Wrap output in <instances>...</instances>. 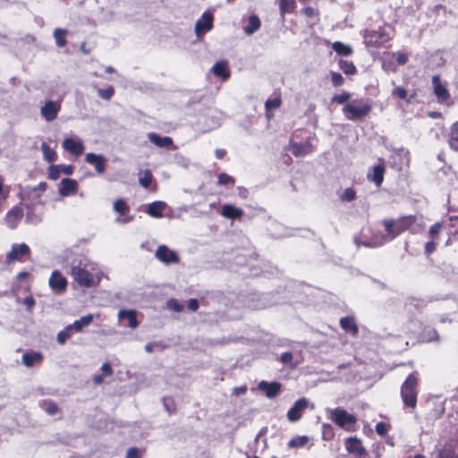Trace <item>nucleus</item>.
I'll return each instance as SVG.
<instances>
[{
    "label": "nucleus",
    "mask_w": 458,
    "mask_h": 458,
    "mask_svg": "<svg viewBox=\"0 0 458 458\" xmlns=\"http://www.w3.org/2000/svg\"><path fill=\"white\" fill-rule=\"evenodd\" d=\"M98 264L85 257L74 259L70 266V275L72 280L81 287L90 288L96 286V275Z\"/></svg>",
    "instance_id": "nucleus-1"
},
{
    "label": "nucleus",
    "mask_w": 458,
    "mask_h": 458,
    "mask_svg": "<svg viewBox=\"0 0 458 458\" xmlns=\"http://www.w3.org/2000/svg\"><path fill=\"white\" fill-rule=\"evenodd\" d=\"M371 107L369 100L358 98L347 103L343 108V113L348 120H361L369 114Z\"/></svg>",
    "instance_id": "nucleus-2"
},
{
    "label": "nucleus",
    "mask_w": 458,
    "mask_h": 458,
    "mask_svg": "<svg viewBox=\"0 0 458 458\" xmlns=\"http://www.w3.org/2000/svg\"><path fill=\"white\" fill-rule=\"evenodd\" d=\"M419 380L414 374H410L401 386V397L404 406L415 409L417 405V395Z\"/></svg>",
    "instance_id": "nucleus-3"
},
{
    "label": "nucleus",
    "mask_w": 458,
    "mask_h": 458,
    "mask_svg": "<svg viewBox=\"0 0 458 458\" xmlns=\"http://www.w3.org/2000/svg\"><path fill=\"white\" fill-rule=\"evenodd\" d=\"M383 225L386 231V234L382 235L381 237L377 236L373 240L374 246L382 245L385 242L392 241L404 231L403 223L401 221L385 220L383 222Z\"/></svg>",
    "instance_id": "nucleus-4"
},
{
    "label": "nucleus",
    "mask_w": 458,
    "mask_h": 458,
    "mask_svg": "<svg viewBox=\"0 0 458 458\" xmlns=\"http://www.w3.org/2000/svg\"><path fill=\"white\" fill-rule=\"evenodd\" d=\"M328 418L340 428L350 430V428L356 423L354 415L347 412L343 408L327 409Z\"/></svg>",
    "instance_id": "nucleus-5"
},
{
    "label": "nucleus",
    "mask_w": 458,
    "mask_h": 458,
    "mask_svg": "<svg viewBox=\"0 0 458 458\" xmlns=\"http://www.w3.org/2000/svg\"><path fill=\"white\" fill-rule=\"evenodd\" d=\"M213 26L214 15L210 12L203 13L195 23L194 32L196 37L200 39L207 32L213 29Z\"/></svg>",
    "instance_id": "nucleus-6"
},
{
    "label": "nucleus",
    "mask_w": 458,
    "mask_h": 458,
    "mask_svg": "<svg viewBox=\"0 0 458 458\" xmlns=\"http://www.w3.org/2000/svg\"><path fill=\"white\" fill-rule=\"evenodd\" d=\"M432 87L438 103L444 104L449 100L450 93L447 89V83L442 81L439 75L432 77Z\"/></svg>",
    "instance_id": "nucleus-7"
},
{
    "label": "nucleus",
    "mask_w": 458,
    "mask_h": 458,
    "mask_svg": "<svg viewBox=\"0 0 458 458\" xmlns=\"http://www.w3.org/2000/svg\"><path fill=\"white\" fill-rule=\"evenodd\" d=\"M61 110V102L47 100L40 107V114L47 122H52L57 118Z\"/></svg>",
    "instance_id": "nucleus-8"
},
{
    "label": "nucleus",
    "mask_w": 458,
    "mask_h": 458,
    "mask_svg": "<svg viewBox=\"0 0 458 458\" xmlns=\"http://www.w3.org/2000/svg\"><path fill=\"white\" fill-rule=\"evenodd\" d=\"M30 253V247L25 243L13 244L11 250L6 255V263L21 261L22 259Z\"/></svg>",
    "instance_id": "nucleus-9"
},
{
    "label": "nucleus",
    "mask_w": 458,
    "mask_h": 458,
    "mask_svg": "<svg viewBox=\"0 0 458 458\" xmlns=\"http://www.w3.org/2000/svg\"><path fill=\"white\" fill-rule=\"evenodd\" d=\"M49 287L56 293H62L66 291L67 279L58 270H54L49 277Z\"/></svg>",
    "instance_id": "nucleus-10"
},
{
    "label": "nucleus",
    "mask_w": 458,
    "mask_h": 458,
    "mask_svg": "<svg viewBox=\"0 0 458 458\" xmlns=\"http://www.w3.org/2000/svg\"><path fill=\"white\" fill-rule=\"evenodd\" d=\"M155 257L165 264H176L179 262L177 253L165 245H160L156 250Z\"/></svg>",
    "instance_id": "nucleus-11"
},
{
    "label": "nucleus",
    "mask_w": 458,
    "mask_h": 458,
    "mask_svg": "<svg viewBox=\"0 0 458 458\" xmlns=\"http://www.w3.org/2000/svg\"><path fill=\"white\" fill-rule=\"evenodd\" d=\"M64 149L76 157L81 156L84 151L82 140L78 137L66 138L62 144Z\"/></svg>",
    "instance_id": "nucleus-12"
},
{
    "label": "nucleus",
    "mask_w": 458,
    "mask_h": 458,
    "mask_svg": "<svg viewBox=\"0 0 458 458\" xmlns=\"http://www.w3.org/2000/svg\"><path fill=\"white\" fill-rule=\"evenodd\" d=\"M308 400L304 397L298 399L287 411V419L292 422L299 420L308 407Z\"/></svg>",
    "instance_id": "nucleus-13"
},
{
    "label": "nucleus",
    "mask_w": 458,
    "mask_h": 458,
    "mask_svg": "<svg viewBox=\"0 0 458 458\" xmlns=\"http://www.w3.org/2000/svg\"><path fill=\"white\" fill-rule=\"evenodd\" d=\"M258 388L269 398H275L281 391L282 385L278 382L272 381H260L258 385Z\"/></svg>",
    "instance_id": "nucleus-14"
},
{
    "label": "nucleus",
    "mask_w": 458,
    "mask_h": 458,
    "mask_svg": "<svg viewBox=\"0 0 458 458\" xmlns=\"http://www.w3.org/2000/svg\"><path fill=\"white\" fill-rule=\"evenodd\" d=\"M113 208L116 213L121 215L116 218L117 223L126 224L132 220V216L127 215L130 208L123 199H119L115 200Z\"/></svg>",
    "instance_id": "nucleus-15"
},
{
    "label": "nucleus",
    "mask_w": 458,
    "mask_h": 458,
    "mask_svg": "<svg viewBox=\"0 0 458 458\" xmlns=\"http://www.w3.org/2000/svg\"><path fill=\"white\" fill-rule=\"evenodd\" d=\"M345 448L350 454L360 457L367 454L365 448L362 446L361 441L356 437H350L346 439Z\"/></svg>",
    "instance_id": "nucleus-16"
},
{
    "label": "nucleus",
    "mask_w": 458,
    "mask_h": 458,
    "mask_svg": "<svg viewBox=\"0 0 458 458\" xmlns=\"http://www.w3.org/2000/svg\"><path fill=\"white\" fill-rule=\"evenodd\" d=\"M22 216V209L19 207H14L7 212L4 222L9 228L14 229L19 225Z\"/></svg>",
    "instance_id": "nucleus-17"
},
{
    "label": "nucleus",
    "mask_w": 458,
    "mask_h": 458,
    "mask_svg": "<svg viewBox=\"0 0 458 458\" xmlns=\"http://www.w3.org/2000/svg\"><path fill=\"white\" fill-rule=\"evenodd\" d=\"M85 161L95 166L97 173L103 174L106 170V158L102 155L95 153H88L85 157Z\"/></svg>",
    "instance_id": "nucleus-18"
},
{
    "label": "nucleus",
    "mask_w": 458,
    "mask_h": 458,
    "mask_svg": "<svg viewBox=\"0 0 458 458\" xmlns=\"http://www.w3.org/2000/svg\"><path fill=\"white\" fill-rule=\"evenodd\" d=\"M289 148L292 153L297 157H304L313 151V146L310 141L302 143L293 142L290 144Z\"/></svg>",
    "instance_id": "nucleus-19"
},
{
    "label": "nucleus",
    "mask_w": 458,
    "mask_h": 458,
    "mask_svg": "<svg viewBox=\"0 0 458 458\" xmlns=\"http://www.w3.org/2000/svg\"><path fill=\"white\" fill-rule=\"evenodd\" d=\"M211 72L215 76L219 77L224 81L227 80L230 76L228 63L225 60L216 62L212 66Z\"/></svg>",
    "instance_id": "nucleus-20"
},
{
    "label": "nucleus",
    "mask_w": 458,
    "mask_h": 458,
    "mask_svg": "<svg viewBox=\"0 0 458 458\" xmlns=\"http://www.w3.org/2000/svg\"><path fill=\"white\" fill-rule=\"evenodd\" d=\"M244 212L242 208H237L232 204H225L222 207L221 215L229 219L241 218Z\"/></svg>",
    "instance_id": "nucleus-21"
},
{
    "label": "nucleus",
    "mask_w": 458,
    "mask_h": 458,
    "mask_svg": "<svg viewBox=\"0 0 458 458\" xmlns=\"http://www.w3.org/2000/svg\"><path fill=\"white\" fill-rule=\"evenodd\" d=\"M385 167L381 165H375L368 173V180L376 183L377 186H380L384 180Z\"/></svg>",
    "instance_id": "nucleus-22"
},
{
    "label": "nucleus",
    "mask_w": 458,
    "mask_h": 458,
    "mask_svg": "<svg viewBox=\"0 0 458 458\" xmlns=\"http://www.w3.org/2000/svg\"><path fill=\"white\" fill-rule=\"evenodd\" d=\"M43 355L38 352H30L22 355V362L28 367H33L34 365L41 363Z\"/></svg>",
    "instance_id": "nucleus-23"
},
{
    "label": "nucleus",
    "mask_w": 458,
    "mask_h": 458,
    "mask_svg": "<svg viewBox=\"0 0 458 458\" xmlns=\"http://www.w3.org/2000/svg\"><path fill=\"white\" fill-rule=\"evenodd\" d=\"M148 138L153 144L160 148L169 147L173 144L171 137L160 136L155 132H149Z\"/></svg>",
    "instance_id": "nucleus-24"
},
{
    "label": "nucleus",
    "mask_w": 458,
    "mask_h": 458,
    "mask_svg": "<svg viewBox=\"0 0 458 458\" xmlns=\"http://www.w3.org/2000/svg\"><path fill=\"white\" fill-rule=\"evenodd\" d=\"M77 190V182L72 179L64 178L61 182L60 194L64 197L74 193Z\"/></svg>",
    "instance_id": "nucleus-25"
},
{
    "label": "nucleus",
    "mask_w": 458,
    "mask_h": 458,
    "mask_svg": "<svg viewBox=\"0 0 458 458\" xmlns=\"http://www.w3.org/2000/svg\"><path fill=\"white\" fill-rule=\"evenodd\" d=\"M166 204L163 201H155L148 205L147 213L153 217H162Z\"/></svg>",
    "instance_id": "nucleus-26"
},
{
    "label": "nucleus",
    "mask_w": 458,
    "mask_h": 458,
    "mask_svg": "<svg viewBox=\"0 0 458 458\" xmlns=\"http://www.w3.org/2000/svg\"><path fill=\"white\" fill-rule=\"evenodd\" d=\"M93 321V315L89 314L70 324L75 333L81 332L85 327L89 326Z\"/></svg>",
    "instance_id": "nucleus-27"
},
{
    "label": "nucleus",
    "mask_w": 458,
    "mask_h": 458,
    "mask_svg": "<svg viewBox=\"0 0 458 458\" xmlns=\"http://www.w3.org/2000/svg\"><path fill=\"white\" fill-rule=\"evenodd\" d=\"M118 318L120 320L126 318L128 320V327L131 328H135L138 327V321L134 310H121L118 313Z\"/></svg>",
    "instance_id": "nucleus-28"
},
{
    "label": "nucleus",
    "mask_w": 458,
    "mask_h": 458,
    "mask_svg": "<svg viewBox=\"0 0 458 458\" xmlns=\"http://www.w3.org/2000/svg\"><path fill=\"white\" fill-rule=\"evenodd\" d=\"M340 325L344 330L346 332L352 333V335H356L358 333V327L352 317H345L340 319Z\"/></svg>",
    "instance_id": "nucleus-29"
},
{
    "label": "nucleus",
    "mask_w": 458,
    "mask_h": 458,
    "mask_svg": "<svg viewBox=\"0 0 458 458\" xmlns=\"http://www.w3.org/2000/svg\"><path fill=\"white\" fill-rule=\"evenodd\" d=\"M261 25L259 18L252 14L249 17V25L244 28V31L247 35H252L259 30Z\"/></svg>",
    "instance_id": "nucleus-30"
},
{
    "label": "nucleus",
    "mask_w": 458,
    "mask_h": 458,
    "mask_svg": "<svg viewBox=\"0 0 458 458\" xmlns=\"http://www.w3.org/2000/svg\"><path fill=\"white\" fill-rule=\"evenodd\" d=\"M332 47L340 55L348 56L352 53V48L351 46L345 45L339 41L333 43Z\"/></svg>",
    "instance_id": "nucleus-31"
},
{
    "label": "nucleus",
    "mask_w": 458,
    "mask_h": 458,
    "mask_svg": "<svg viewBox=\"0 0 458 458\" xmlns=\"http://www.w3.org/2000/svg\"><path fill=\"white\" fill-rule=\"evenodd\" d=\"M449 144L451 148L458 152V122L452 125Z\"/></svg>",
    "instance_id": "nucleus-32"
},
{
    "label": "nucleus",
    "mask_w": 458,
    "mask_h": 458,
    "mask_svg": "<svg viewBox=\"0 0 458 458\" xmlns=\"http://www.w3.org/2000/svg\"><path fill=\"white\" fill-rule=\"evenodd\" d=\"M41 150L43 152L44 158L47 162L52 163L55 160V158H56L55 151L53 148H51L46 142H43L41 144Z\"/></svg>",
    "instance_id": "nucleus-33"
},
{
    "label": "nucleus",
    "mask_w": 458,
    "mask_h": 458,
    "mask_svg": "<svg viewBox=\"0 0 458 458\" xmlns=\"http://www.w3.org/2000/svg\"><path fill=\"white\" fill-rule=\"evenodd\" d=\"M66 34L67 30L64 29H55L54 30V38L55 39L56 45L60 47H63L66 45Z\"/></svg>",
    "instance_id": "nucleus-34"
},
{
    "label": "nucleus",
    "mask_w": 458,
    "mask_h": 458,
    "mask_svg": "<svg viewBox=\"0 0 458 458\" xmlns=\"http://www.w3.org/2000/svg\"><path fill=\"white\" fill-rule=\"evenodd\" d=\"M74 331L71 327L70 325H68L64 330L60 331L57 334L56 340L59 344H64L65 342L72 335Z\"/></svg>",
    "instance_id": "nucleus-35"
},
{
    "label": "nucleus",
    "mask_w": 458,
    "mask_h": 458,
    "mask_svg": "<svg viewBox=\"0 0 458 458\" xmlns=\"http://www.w3.org/2000/svg\"><path fill=\"white\" fill-rule=\"evenodd\" d=\"M340 69L347 75H352L356 72V67L352 62L341 59L339 61Z\"/></svg>",
    "instance_id": "nucleus-36"
},
{
    "label": "nucleus",
    "mask_w": 458,
    "mask_h": 458,
    "mask_svg": "<svg viewBox=\"0 0 458 458\" xmlns=\"http://www.w3.org/2000/svg\"><path fill=\"white\" fill-rule=\"evenodd\" d=\"M295 7L294 0H280L279 8L281 15L284 16L286 13H291Z\"/></svg>",
    "instance_id": "nucleus-37"
},
{
    "label": "nucleus",
    "mask_w": 458,
    "mask_h": 458,
    "mask_svg": "<svg viewBox=\"0 0 458 458\" xmlns=\"http://www.w3.org/2000/svg\"><path fill=\"white\" fill-rule=\"evenodd\" d=\"M308 441L309 437L306 436L295 437L289 441L288 446L291 448L302 447Z\"/></svg>",
    "instance_id": "nucleus-38"
},
{
    "label": "nucleus",
    "mask_w": 458,
    "mask_h": 458,
    "mask_svg": "<svg viewBox=\"0 0 458 458\" xmlns=\"http://www.w3.org/2000/svg\"><path fill=\"white\" fill-rule=\"evenodd\" d=\"M93 87L95 89H97L98 96L103 99L109 100L112 98V97L114 94V90L113 87H109L106 89L98 88L96 84H94Z\"/></svg>",
    "instance_id": "nucleus-39"
},
{
    "label": "nucleus",
    "mask_w": 458,
    "mask_h": 458,
    "mask_svg": "<svg viewBox=\"0 0 458 458\" xmlns=\"http://www.w3.org/2000/svg\"><path fill=\"white\" fill-rule=\"evenodd\" d=\"M434 458H458V454L452 449H441L439 450Z\"/></svg>",
    "instance_id": "nucleus-40"
},
{
    "label": "nucleus",
    "mask_w": 458,
    "mask_h": 458,
    "mask_svg": "<svg viewBox=\"0 0 458 458\" xmlns=\"http://www.w3.org/2000/svg\"><path fill=\"white\" fill-rule=\"evenodd\" d=\"M152 181V174L149 171H145L143 175L140 177L139 182L140 184L144 187L148 188Z\"/></svg>",
    "instance_id": "nucleus-41"
},
{
    "label": "nucleus",
    "mask_w": 458,
    "mask_h": 458,
    "mask_svg": "<svg viewBox=\"0 0 458 458\" xmlns=\"http://www.w3.org/2000/svg\"><path fill=\"white\" fill-rule=\"evenodd\" d=\"M356 193L353 189L346 188L341 194V199L343 201H352L355 199Z\"/></svg>",
    "instance_id": "nucleus-42"
},
{
    "label": "nucleus",
    "mask_w": 458,
    "mask_h": 458,
    "mask_svg": "<svg viewBox=\"0 0 458 458\" xmlns=\"http://www.w3.org/2000/svg\"><path fill=\"white\" fill-rule=\"evenodd\" d=\"M392 95L394 97H397L401 99H403V100H406L407 102H410V99L407 98L408 97V92L407 90L403 88V87H396L393 92H392Z\"/></svg>",
    "instance_id": "nucleus-43"
},
{
    "label": "nucleus",
    "mask_w": 458,
    "mask_h": 458,
    "mask_svg": "<svg viewBox=\"0 0 458 458\" xmlns=\"http://www.w3.org/2000/svg\"><path fill=\"white\" fill-rule=\"evenodd\" d=\"M351 98V94L348 92H343L339 95H335L332 98V102L337 103V104H344Z\"/></svg>",
    "instance_id": "nucleus-44"
},
{
    "label": "nucleus",
    "mask_w": 458,
    "mask_h": 458,
    "mask_svg": "<svg viewBox=\"0 0 458 458\" xmlns=\"http://www.w3.org/2000/svg\"><path fill=\"white\" fill-rule=\"evenodd\" d=\"M217 183L219 185L233 184L234 183V179L231 175L223 173V174H220L218 175V182H217Z\"/></svg>",
    "instance_id": "nucleus-45"
},
{
    "label": "nucleus",
    "mask_w": 458,
    "mask_h": 458,
    "mask_svg": "<svg viewBox=\"0 0 458 458\" xmlns=\"http://www.w3.org/2000/svg\"><path fill=\"white\" fill-rule=\"evenodd\" d=\"M163 349H164V345L158 342L149 343L145 345V351L148 353L155 352V351L161 352Z\"/></svg>",
    "instance_id": "nucleus-46"
},
{
    "label": "nucleus",
    "mask_w": 458,
    "mask_h": 458,
    "mask_svg": "<svg viewBox=\"0 0 458 458\" xmlns=\"http://www.w3.org/2000/svg\"><path fill=\"white\" fill-rule=\"evenodd\" d=\"M331 81L335 87H340L344 84V77L335 72H331Z\"/></svg>",
    "instance_id": "nucleus-47"
},
{
    "label": "nucleus",
    "mask_w": 458,
    "mask_h": 458,
    "mask_svg": "<svg viewBox=\"0 0 458 458\" xmlns=\"http://www.w3.org/2000/svg\"><path fill=\"white\" fill-rule=\"evenodd\" d=\"M281 103L282 101L280 98H275L273 99L267 100L265 106L267 110L276 109L281 106Z\"/></svg>",
    "instance_id": "nucleus-48"
},
{
    "label": "nucleus",
    "mask_w": 458,
    "mask_h": 458,
    "mask_svg": "<svg viewBox=\"0 0 458 458\" xmlns=\"http://www.w3.org/2000/svg\"><path fill=\"white\" fill-rule=\"evenodd\" d=\"M167 307H168V309H170L175 312H180L183 309V306L182 304H180L179 301L175 299L169 300L167 301Z\"/></svg>",
    "instance_id": "nucleus-49"
},
{
    "label": "nucleus",
    "mask_w": 458,
    "mask_h": 458,
    "mask_svg": "<svg viewBox=\"0 0 458 458\" xmlns=\"http://www.w3.org/2000/svg\"><path fill=\"white\" fill-rule=\"evenodd\" d=\"M389 426L385 422H377L376 425V432L380 437L385 436L388 431Z\"/></svg>",
    "instance_id": "nucleus-50"
},
{
    "label": "nucleus",
    "mask_w": 458,
    "mask_h": 458,
    "mask_svg": "<svg viewBox=\"0 0 458 458\" xmlns=\"http://www.w3.org/2000/svg\"><path fill=\"white\" fill-rule=\"evenodd\" d=\"M163 406L169 414L175 411L174 403L170 399L163 398Z\"/></svg>",
    "instance_id": "nucleus-51"
},
{
    "label": "nucleus",
    "mask_w": 458,
    "mask_h": 458,
    "mask_svg": "<svg viewBox=\"0 0 458 458\" xmlns=\"http://www.w3.org/2000/svg\"><path fill=\"white\" fill-rule=\"evenodd\" d=\"M61 174L60 165H51L49 167V178L52 180H56L59 178Z\"/></svg>",
    "instance_id": "nucleus-52"
},
{
    "label": "nucleus",
    "mask_w": 458,
    "mask_h": 458,
    "mask_svg": "<svg viewBox=\"0 0 458 458\" xmlns=\"http://www.w3.org/2000/svg\"><path fill=\"white\" fill-rule=\"evenodd\" d=\"M442 227H443L442 223H436L435 225H433L430 227L429 232H428L429 235L432 238H436L438 235V233H439L440 230L442 229Z\"/></svg>",
    "instance_id": "nucleus-53"
},
{
    "label": "nucleus",
    "mask_w": 458,
    "mask_h": 458,
    "mask_svg": "<svg viewBox=\"0 0 458 458\" xmlns=\"http://www.w3.org/2000/svg\"><path fill=\"white\" fill-rule=\"evenodd\" d=\"M125 458H140V450L137 447H131L126 452Z\"/></svg>",
    "instance_id": "nucleus-54"
},
{
    "label": "nucleus",
    "mask_w": 458,
    "mask_h": 458,
    "mask_svg": "<svg viewBox=\"0 0 458 458\" xmlns=\"http://www.w3.org/2000/svg\"><path fill=\"white\" fill-rule=\"evenodd\" d=\"M375 35H377L378 38L375 41L378 44H383L387 42L390 39V37L386 35L384 31H377Z\"/></svg>",
    "instance_id": "nucleus-55"
},
{
    "label": "nucleus",
    "mask_w": 458,
    "mask_h": 458,
    "mask_svg": "<svg viewBox=\"0 0 458 458\" xmlns=\"http://www.w3.org/2000/svg\"><path fill=\"white\" fill-rule=\"evenodd\" d=\"M394 56H395L396 62L399 64H404L408 61L407 55L405 54H403V53H401V52H397V53L394 54Z\"/></svg>",
    "instance_id": "nucleus-56"
},
{
    "label": "nucleus",
    "mask_w": 458,
    "mask_h": 458,
    "mask_svg": "<svg viewBox=\"0 0 458 458\" xmlns=\"http://www.w3.org/2000/svg\"><path fill=\"white\" fill-rule=\"evenodd\" d=\"M46 411L49 414V415H55L56 414L57 411H58V408H57V405L54 403H48L45 408Z\"/></svg>",
    "instance_id": "nucleus-57"
},
{
    "label": "nucleus",
    "mask_w": 458,
    "mask_h": 458,
    "mask_svg": "<svg viewBox=\"0 0 458 458\" xmlns=\"http://www.w3.org/2000/svg\"><path fill=\"white\" fill-rule=\"evenodd\" d=\"M280 360L284 364H291L293 360V354L291 352H284L281 355Z\"/></svg>",
    "instance_id": "nucleus-58"
},
{
    "label": "nucleus",
    "mask_w": 458,
    "mask_h": 458,
    "mask_svg": "<svg viewBox=\"0 0 458 458\" xmlns=\"http://www.w3.org/2000/svg\"><path fill=\"white\" fill-rule=\"evenodd\" d=\"M436 250V242L434 241L428 242L425 245V251L427 254L434 252Z\"/></svg>",
    "instance_id": "nucleus-59"
},
{
    "label": "nucleus",
    "mask_w": 458,
    "mask_h": 458,
    "mask_svg": "<svg viewBox=\"0 0 458 458\" xmlns=\"http://www.w3.org/2000/svg\"><path fill=\"white\" fill-rule=\"evenodd\" d=\"M23 303L27 306L29 310H31L35 305V300L32 296H28L24 299Z\"/></svg>",
    "instance_id": "nucleus-60"
},
{
    "label": "nucleus",
    "mask_w": 458,
    "mask_h": 458,
    "mask_svg": "<svg viewBox=\"0 0 458 458\" xmlns=\"http://www.w3.org/2000/svg\"><path fill=\"white\" fill-rule=\"evenodd\" d=\"M188 308L191 311H196L199 309V301L197 299H191L188 302Z\"/></svg>",
    "instance_id": "nucleus-61"
},
{
    "label": "nucleus",
    "mask_w": 458,
    "mask_h": 458,
    "mask_svg": "<svg viewBox=\"0 0 458 458\" xmlns=\"http://www.w3.org/2000/svg\"><path fill=\"white\" fill-rule=\"evenodd\" d=\"M93 275H96V286L99 284L102 277H106L105 273L98 267V270L93 272Z\"/></svg>",
    "instance_id": "nucleus-62"
},
{
    "label": "nucleus",
    "mask_w": 458,
    "mask_h": 458,
    "mask_svg": "<svg viewBox=\"0 0 458 458\" xmlns=\"http://www.w3.org/2000/svg\"><path fill=\"white\" fill-rule=\"evenodd\" d=\"M60 171L61 173L64 174H72L73 172V167L72 165H60Z\"/></svg>",
    "instance_id": "nucleus-63"
},
{
    "label": "nucleus",
    "mask_w": 458,
    "mask_h": 458,
    "mask_svg": "<svg viewBox=\"0 0 458 458\" xmlns=\"http://www.w3.org/2000/svg\"><path fill=\"white\" fill-rule=\"evenodd\" d=\"M233 392L236 395L243 394H245L247 392V386H242L234 387L233 389Z\"/></svg>",
    "instance_id": "nucleus-64"
}]
</instances>
